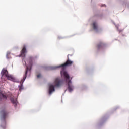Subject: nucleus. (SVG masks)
Masks as SVG:
<instances>
[{
  "label": "nucleus",
  "mask_w": 129,
  "mask_h": 129,
  "mask_svg": "<svg viewBox=\"0 0 129 129\" xmlns=\"http://www.w3.org/2000/svg\"><path fill=\"white\" fill-rule=\"evenodd\" d=\"M8 114H9V112L7 111L6 109H2L0 111V115L2 120H5L6 118L8 117Z\"/></svg>",
  "instance_id": "nucleus-1"
},
{
  "label": "nucleus",
  "mask_w": 129,
  "mask_h": 129,
  "mask_svg": "<svg viewBox=\"0 0 129 129\" xmlns=\"http://www.w3.org/2000/svg\"><path fill=\"white\" fill-rule=\"evenodd\" d=\"M68 86L69 92H72V91H73V89H74V86H73V85H72L71 80H69L68 82Z\"/></svg>",
  "instance_id": "nucleus-3"
},
{
  "label": "nucleus",
  "mask_w": 129,
  "mask_h": 129,
  "mask_svg": "<svg viewBox=\"0 0 129 129\" xmlns=\"http://www.w3.org/2000/svg\"><path fill=\"white\" fill-rule=\"evenodd\" d=\"M72 64H73V61L69 60V58H68V60L66 61V62L64 63L58 67H57L56 68H59V67H66V66H71V65H72Z\"/></svg>",
  "instance_id": "nucleus-2"
},
{
  "label": "nucleus",
  "mask_w": 129,
  "mask_h": 129,
  "mask_svg": "<svg viewBox=\"0 0 129 129\" xmlns=\"http://www.w3.org/2000/svg\"><path fill=\"white\" fill-rule=\"evenodd\" d=\"M104 45L105 44L103 43V42H100L97 45L98 49H100L101 48L104 47Z\"/></svg>",
  "instance_id": "nucleus-13"
},
{
  "label": "nucleus",
  "mask_w": 129,
  "mask_h": 129,
  "mask_svg": "<svg viewBox=\"0 0 129 129\" xmlns=\"http://www.w3.org/2000/svg\"><path fill=\"white\" fill-rule=\"evenodd\" d=\"M54 85L55 87H60L62 85V81L58 78L56 79L54 81Z\"/></svg>",
  "instance_id": "nucleus-4"
},
{
  "label": "nucleus",
  "mask_w": 129,
  "mask_h": 129,
  "mask_svg": "<svg viewBox=\"0 0 129 129\" xmlns=\"http://www.w3.org/2000/svg\"><path fill=\"white\" fill-rule=\"evenodd\" d=\"M71 79H72V78H71Z\"/></svg>",
  "instance_id": "nucleus-18"
},
{
  "label": "nucleus",
  "mask_w": 129,
  "mask_h": 129,
  "mask_svg": "<svg viewBox=\"0 0 129 129\" xmlns=\"http://www.w3.org/2000/svg\"><path fill=\"white\" fill-rule=\"evenodd\" d=\"M28 71H29V68L27 67L25 71V73L23 76V79L21 80V82H24L25 80H26V79L27 78V74H28Z\"/></svg>",
  "instance_id": "nucleus-7"
},
{
  "label": "nucleus",
  "mask_w": 129,
  "mask_h": 129,
  "mask_svg": "<svg viewBox=\"0 0 129 129\" xmlns=\"http://www.w3.org/2000/svg\"><path fill=\"white\" fill-rule=\"evenodd\" d=\"M61 75H63L64 76V78L67 80L68 79L69 80L70 79V76H69V75L68 73H67V72L64 71H61L60 72Z\"/></svg>",
  "instance_id": "nucleus-5"
},
{
  "label": "nucleus",
  "mask_w": 129,
  "mask_h": 129,
  "mask_svg": "<svg viewBox=\"0 0 129 129\" xmlns=\"http://www.w3.org/2000/svg\"><path fill=\"white\" fill-rule=\"evenodd\" d=\"M53 91H55V87L53 85H50L49 86V94H52Z\"/></svg>",
  "instance_id": "nucleus-8"
},
{
  "label": "nucleus",
  "mask_w": 129,
  "mask_h": 129,
  "mask_svg": "<svg viewBox=\"0 0 129 129\" xmlns=\"http://www.w3.org/2000/svg\"><path fill=\"white\" fill-rule=\"evenodd\" d=\"M37 78H40V77H41V74H38L37 76Z\"/></svg>",
  "instance_id": "nucleus-17"
},
{
  "label": "nucleus",
  "mask_w": 129,
  "mask_h": 129,
  "mask_svg": "<svg viewBox=\"0 0 129 129\" xmlns=\"http://www.w3.org/2000/svg\"><path fill=\"white\" fill-rule=\"evenodd\" d=\"M7 97H8L6 95H4L2 93H0V100H2V99H4L5 100H6Z\"/></svg>",
  "instance_id": "nucleus-10"
},
{
  "label": "nucleus",
  "mask_w": 129,
  "mask_h": 129,
  "mask_svg": "<svg viewBox=\"0 0 129 129\" xmlns=\"http://www.w3.org/2000/svg\"><path fill=\"white\" fill-rule=\"evenodd\" d=\"M93 27L94 30H95L96 31H98V27L97 26V24L96 22H94L93 23Z\"/></svg>",
  "instance_id": "nucleus-11"
},
{
  "label": "nucleus",
  "mask_w": 129,
  "mask_h": 129,
  "mask_svg": "<svg viewBox=\"0 0 129 129\" xmlns=\"http://www.w3.org/2000/svg\"><path fill=\"white\" fill-rule=\"evenodd\" d=\"M33 59V57L32 56L29 57V60H30V64L31 65V66H32V65H33V62L32 61V60Z\"/></svg>",
  "instance_id": "nucleus-15"
},
{
  "label": "nucleus",
  "mask_w": 129,
  "mask_h": 129,
  "mask_svg": "<svg viewBox=\"0 0 129 129\" xmlns=\"http://www.w3.org/2000/svg\"><path fill=\"white\" fill-rule=\"evenodd\" d=\"M6 77H7V79H8V80H11V81H13V82H15L16 80L15 79V78L14 77H13L12 76V75H10L9 74L6 75Z\"/></svg>",
  "instance_id": "nucleus-9"
},
{
  "label": "nucleus",
  "mask_w": 129,
  "mask_h": 129,
  "mask_svg": "<svg viewBox=\"0 0 129 129\" xmlns=\"http://www.w3.org/2000/svg\"><path fill=\"white\" fill-rule=\"evenodd\" d=\"M26 53H27V50L26 49V47H24L21 50V56L23 58L26 57Z\"/></svg>",
  "instance_id": "nucleus-6"
},
{
  "label": "nucleus",
  "mask_w": 129,
  "mask_h": 129,
  "mask_svg": "<svg viewBox=\"0 0 129 129\" xmlns=\"http://www.w3.org/2000/svg\"><path fill=\"white\" fill-rule=\"evenodd\" d=\"M19 90H22L23 89V85H21V86H19Z\"/></svg>",
  "instance_id": "nucleus-16"
},
{
  "label": "nucleus",
  "mask_w": 129,
  "mask_h": 129,
  "mask_svg": "<svg viewBox=\"0 0 129 129\" xmlns=\"http://www.w3.org/2000/svg\"><path fill=\"white\" fill-rule=\"evenodd\" d=\"M8 71L7 70L3 69L2 70V76L5 75L6 77L8 75Z\"/></svg>",
  "instance_id": "nucleus-12"
},
{
  "label": "nucleus",
  "mask_w": 129,
  "mask_h": 129,
  "mask_svg": "<svg viewBox=\"0 0 129 129\" xmlns=\"http://www.w3.org/2000/svg\"><path fill=\"white\" fill-rule=\"evenodd\" d=\"M10 100L12 102V103H13V104H16V103H17V100H15V99H14L13 96L10 97Z\"/></svg>",
  "instance_id": "nucleus-14"
}]
</instances>
